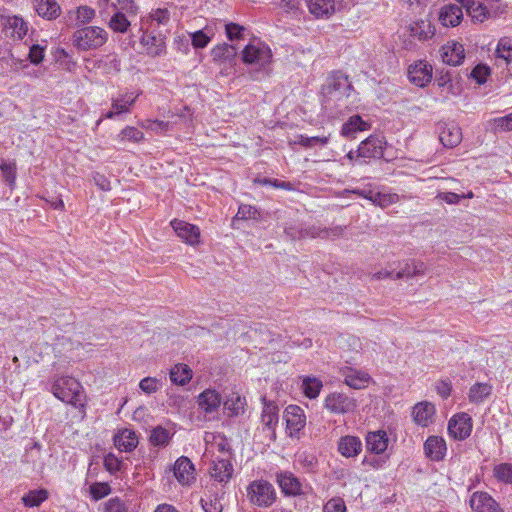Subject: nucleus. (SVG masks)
<instances>
[{"label": "nucleus", "instance_id": "nucleus-1", "mask_svg": "<svg viewBox=\"0 0 512 512\" xmlns=\"http://www.w3.org/2000/svg\"><path fill=\"white\" fill-rule=\"evenodd\" d=\"M53 395L75 408L84 407V391L78 380L70 376L55 377L51 386Z\"/></svg>", "mask_w": 512, "mask_h": 512}, {"label": "nucleus", "instance_id": "nucleus-2", "mask_svg": "<svg viewBox=\"0 0 512 512\" xmlns=\"http://www.w3.org/2000/svg\"><path fill=\"white\" fill-rule=\"evenodd\" d=\"M271 58V50L261 43L248 44L242 52L243 62L256 67L252 73V78L255 80L268 74Z\"/></svg>", "mask_w": 512, "mask_h": 512}, {"label": "nucleus", "instance_id": "nucleus-3", "mask_svg": "<svg viewBox=\"0 0 512 512\" xmlns=\"http://www.w3.org/2000/svg\"><path fill=\"white\" fill-rule=\"evenodd\" d=\"M107 32L98 26L77 29L72 36L73 45L79 50L97 49L107 41Z\"/></svg>", "mask_w": 512, "mask_h": 512}, {"label": "nucleus", "instance_id": "nucleus-4", "mask_svg": "<svg viewBox=\"0 0 512 512\" xmlns=\"http://www.w3.org/2000/svg\"><path fill=\"white\" fill-rule=\"evenodd\" d=\"M247 498L252 505L270 507L276 500L274 486L266 480H254L246 488Z\"/></svg>", "mask_w": 512, "mask_h": 512}, {"label": "nucleus", "instance_id": "nucleus-5", "mask_svg": "<svg viewBox=\"0 0 512 512\" xmlns=\"http://www.w3.org/2000/svg\"><path fill=\"white\" fill-rule=\"evenodd\" d=\"M1 27L5 37L13 40H22L29 29V24L21 16L2 15Z\"/></svg>", "mask_w": 512, "mask_h": 512}, {"label": "nucleus", "instance_id": "nucleus-6", "mask_svg": "<svg viewBox=\"0 0 512 512\" xmlns=\"http://www.w3.org/2000/svg\"><path fill=\"white\" fill-rule=\"evenodd\" d=\"M324 407L333 414H347L354 412L357 402L345 393L333 392L326 396Z\"/></svg>", "mask_w": 512, "mask_h": 512}, {"label": "nucleus", "instance_id": "nucleus-7", "mask_svg": "<svg viewBox=\"0 0 512 512\" xmlns=\"http://www.w3.org/2000/svg\"><path fill=\"white\" fill-rule=\"evenodd\" d=\"M472 418L462 412L454 415L448 422V433L455 440H465L472 432Z\"/></svg>", "mask_w": 512, "mask_h": 512}, {"label": "nucleus", "instance_id": "nucleus-8", "mask_svg": "<svg viewBox=\"0 0 512 512\" xmlns=\"http://www.w3.org/2000/svg\"><path fill=\"white\" fill-rule=\"evenodd\" d=\"M140 93L126 92L118 94V96L112 98L111 110L103 115V118L113 119L118 115L129 113L130 106H132Z\"/></svg>", "mask_w": 512, "mask_h": 512}, {"label": "nucleus", "instance_id": "nucleus-9", "mask_svg": "<svg viewBox=\"0 0 512 512\" xmlns=\"http://www.w3.org/2000/svg\"><path fill=\"white\" fill-rule=\"evenodd\" d=\"M276 481L286 496H299L304 494L303 484L292 472L280 471L276 474Z\"/></svg>", "mask_w": 512, "mask_h": 512}, {"label": "nucleus", "instance_id": "nucleus-10", "mask_svg": "<svg viewBox=\"0 0 512 512\" xmlns=\"http://www.w3.org/2000/svg\"><path fill=\"white\" fill-rule=\"evenodd\" d=\"M173 474L181 485H190L195 480L194 465L188 457L181 456L173 466Z\"/></svg>", "mask_w": 512, "mask_h": 512}, {"label": "nucleus", "instance_id": "nucleus-11", "mask_svg": "<svg viewBox=\"0 0 512 512\" xmlns=\"http://www.w3.org/2000/svg\"><path fill=\"white\" fill-rule=\"evenodd\" d=\"M351 89L348 78L341 73H334L328 79L323 87L324 94L335 96L340 99L342 95L349 96L346 92Z\"/></svg>", "mask_w": 512, "mask_h": 512}, {"label": "nucleus", "instance_id": "nucleus-12", "mask_svg": "<svg viewBox=\"0 0 512 512\" xmlns=\"http://www.w3.org/2000/svg\"><path fill=\"white\" fill-rule=\"evenodd\" d=\"M469 503L474 512H503L499 504L487 492H474Z\"/></svg>", "mask_w": 512, "mask_h": 512}, {"label": "nucleus", "instance_id": "nucleus-13", "mask_svg": "<svg viewBox=\"0 0 512 512\" xmlns=\"http://www.w3.org/2000/svg\"><path fill=\"white\" fill-rule=\"evenodd\" d=\"M171 226L176 232L177 236L181 238L185 243L189 245H195L199 243L200 229L193 224L185 222L183 220L171 221Z\"/></svg>", "mask_w": 512, "mask_h": 512}, {"label": "nucleus", "instance_id": "nucleus-14", "mask_svg": "<svg viewBox=\"0 0 512 512\" xmlns=\"http://www.w3.org/2000/svg\"><path fill=\"white\" fill-rule=\"evenodd\" d=\"M438 131L439 140L445 147L453 148L462 140L461 128L455 123H441Z\"/></svg>", "mask_w": 512, "mask_h": 512}, {"label": "nucleus", "instance_id": "nucleus-15", "mask_svg": "<svg viewBox=\"0 0 512 512\" xmlns=\"http://www.w3.org/2000/svg\"><path fill=\"white\" fill-rule=\"evenodd\" d=\"M410 81L418 87L426 86L432 79V68L424 61H419L408 68Z\"/></svg>", "mask_w": 512, "mask_h": 512}, {"label": "nucleus", "instance_id": "nucleus-16", "mask_svg": "<svg viewBox=\"0 0 512 512\" xmlns=\"http://www.w3.org/2000/svg\"><path fill=\"white\" fill-rule=\"evenodd\" d=\"M279 409L278 406L273 403H265L262 414H261V423L263 425V429L269 432V437L271 440L276 439V426L279 420Z\"/></svg>", "mask_w": 512, "mask_h": 512}, {"label": "nucleus", "instance_id": "nucleus-17", "mask_svg": "<svg viewBox=\"0 0 512 512\" xmlns=\"http://www.w3.org/2000/svg\"><path fill=\"white\" fill-rule=\"evenodd\" d=\"M384 138L380 136H369L360 143V155L364 159L380 158L383 156Z\"/></svg>", "mask_w": 512, "mask_h": 512}, {"label": "nucleus", "instance_id": "nucleus-18", "mask_svg": "<svg viewBox=\"0 0 512 512\" xmlns=\"http://www.w3.org/2000/svg\"><path fill=\"white\" fill-rule=\"evenodd\" d=\"M209 473L215 481L227 484L232 477L233 466L229 459H216L212 462Z\"/></svg>", "mask_w": 512, "mask_h": 512}, {"label": "nucleus", "instance_id": "nucleus-19", "mask_svg": "<svg viewBox=\"0 0 512 512\" xmlns=\"http://www.w3.org/2000/svg\"><path fill=\"white\" fill-rule=\"evenodd\" d=\"M441 57L444 63L452 66L460 65L465 58L462 44L451 41L441 48Z\"/></svg>", "mask_w": 512, "mask_h": 512}, {"label": "nucleus", "instance_id": "nucleus-20", "mask_svg": "<svg viewBox=\"0 0 512 512\" xmlns=\"http://www.w3.org/2000/svg\"><path fill=\"white\" fill-rule=\"evenodd\" d=\"M284 418L291 435L302 430L306 423L303 410L296 405H289L285 409Z\"/></svg>", "mask_w": 512, "mask_h": 512}, {"label": "nucleus", "instance_id": "nucleus-21", "mask_svg": "<svg viewBox=\"0 0 512 512\" xmlns=\"http://www.w3.org/2000/svg\"><path fill=\"white\" fill-rule=\"evenodd\" d=\"M446 450V442L439 436H429L424 443L425 456L432 461L442 460Z\"/></svg>", "mask_w": 512, "mask_h": 512}, {"label": "nucleus", "instance_id": "nucleus-22", "mask_svg": "<svg viewBox=\"0 0 512 512\" xmlns=\"http://www.w3.org/2000/svg\"><path fill=\"white\" fill-rule=\"evenodd\" d=\"M463 18V12L460 5L448 4L441 8L439 20L446 27H455L460 24Z\"/></svg>", "mask_w": 512, "mask_h": 512}, {"label": "nucleus", "instance_id": "nucleus-23", "mask_svg": "<svg viewBox=\"0 0 512 512\" xmlns=\"http://www.w3.org/2000/svg\"><path fill=\"white\" fill-rule=\"evenodd\" d=\"M114 445L121 452H131L138 445V437L131 429H122L114 436Z\"/></svg>", "mask_w": 512, "mask_h": 512}, {"label": "nucleus", "instance_id": "nucleus-24", "mask_svg": "<svg viewBox=\"0 0 512 512\" xmlns=\"http://www.w3.org/2000/svg\"><path fill=\"white\" fill-rule=\"evenodd\" d=\"M220 394L212 389H206L198 396V405L205 413H213L221 405Z\"/></svg>", "mask_w": 512, "mask_h": 512}, {"label": "nucleus", "instance_id": "nucleus-25", "mask_svg": "<svg viewBox=\"0 0 512 512\" xmlns=\"http://www.w3.org/2000/svg\"><path fill=\"white\" fill-rule=\"evenodd\" d=\"M338 451L344 457H355L362 451V442L356 436L341 437L338 442Z\"/></svg>", "mask_w": 512, "mask_h": 512}, {"label": "nucleus", "instance_id": "nucleus-26", "mask_svg": "<svg viewBox=\"0 0 512 512\" xmlns=\"http://www.w3.org/2000/svg\"><path fill=\"white\" fill-rule=\"evenodd\" d=\"M140 43L146 48L147 54L150 56H159L165 49V41L162 35H154L153 33H144Z\"/></svg>", "mask_w": 512, "mask_h": 512}, {"label": "nucleus", "instance_id": "nucleus-27", "mask_svg": "<svg viewBox=\"0 0 512 512\" xmlns=\"http://www.w3.org/2000/svg\"><path fill=\"white\" fill-rule=\"evenodd\" d=\"M388 441L384 431L369 432L366 436V448L371 453L381 454L387 449Z\"/></svg>", "mask_w": 512, "mask_h": 512}, {"label": "nucleus", "instance_id": "nucleus-28", "mask_svg": "<svg viewBox=\"0 0 512 512\" xmlns=\"http://www.w3.org/2000/svg\"><path fill=\"white\" fill-rule=\"evenodd\" d=\"M343 375L345 383L353 389L365 388L370 381L368 373L353 368H347Z\"/></svg>", "mask_w": 512, "mask_h": 512}, {"label": "nucleus", "instance_id": "nucleus-29", "mask_svg": "<svg viewBox=\"0 0 512 512\" xmlns=\"http://www.w3.org/2000/svg\"><path fill=\"white\" fill-rule=\"evenodd\" d=\"M308 7L316 18H329L335 12L334 0H309Z\"/></svg>", "mask_w": 512, "mask_h": 512}, {"label": "nucleus", "instance_id": "nucleus-30", "mask_svg": "<svg viewBox=\"0 0 512 512\" xmlns=\"http://www.w3.org/2000/svg\"><path fill=\"white\" fill-rule=\"evenodd\" d=\"M434 413L435 407L433 404L428 402L418 403L413 409V418L418 425L426 427L432 421Z\"/></svg>", "mask_w": 512, "mask_h": 512}, {"label": "nucleus", "instance_id": "nucleus-31", "mask_svg": "<svg viewBox=\"0 0 512 512\" xmlns=\"http://www.w3.org/2000/svg\"><path fill=\"white\" fill-rule=\"evenodd\" d=\"M35 10L40 17L48 20L56 19L60 15V6L56 0H37Z\"/></svg>", "mask_w": 512, "mask_h": 512}, {"label": "nucleus", "instance_id": "nucleus-32", "mask_svg": "<svg viewBox=\"0 0 512 512\" xmlns=\"http://www.w3.org/2000/svg\"><path fill=\"white\" fill-rule=\"evenodd\" d=\"M191 38V44L194 49L205 48L215 35V29L213 26L207 25L201 30L189 33Z\"/></svg>", "mask_w": 512, "mask_h": 512}, {"label": "nucleus", "instance_id": "nucleus-33", "mask_svg": "<svg viewBox=\"0 0 512 512\" xmlns=\"http://www.w3.org/2000/svg\"><path fill=\"white\" fill-rule=\"evenodd\" d=\"M464 7L467 13L479 22L484 21L487 17V9L480 0H457Z\"/></svg>", "mask_w": 512, "mask_h": 512}, {"label": "nucleus", "instance_id": "nucleus-34", "mask_svg": "<svg viewBox=\"0 0 512 512\" xmlns=\"http://www.w3.org/2000/svg\"><path fill=\"white\" fill-rule=\"evenodd\" d=\"M368 128L369 125L367 122H365L359 115H354L342 125L341 134L348 138H354L358 131H365Z\"/></svg>", "mask_w": 512, "mask_h": 512}, {"label": "nucleus", "instance_id": "nucleus-35", "mask_svg": "<svg viewBox=\"0 0 512 512\" xmlns=\"http://www.w3.org/2000/svg\"><path fill=\"white\" fill-rule=\"evenodd\" d=\"M236 55V48L227 43L216 45L211 50L212 59L217 62H232L236 58Z\"/></svg>", "mask_w": 512, "mask_h": 512}, {"label": "nucleus", "instance_id": "nucleus-36", "mask_svg": "<svg viewBox=\"0 0 512 512\" xmlns=\"http://www.w3.org/2000/svg\"><path fill=\"white\" fill-rule=\"evenodd\" d=\"M426 270V266L421 261H407L403 267L395 274V279L410 278L417 275H423Z\"/></svg>", "mask_w": 512, "mask_h": 512}, {"label": "nucleus", "instance_id": "nucleus-37", "mask_svg": "<svg viewBox=\"0 0 512 512\" xmlns=\"http://www.w3.org/2000/svg\"><path fill=\"white\" fill-rule=\"evenodd\" d=\"M192 378V370L186 364H176L170 370V380L176 385L183 386Z\"/></svg>", "mask_w": 512, "mask_h": 512}, {"label": "nucleus", "instance_id": "nucleus-38", "mask_svg": "<svg viewBox=\"0 0 512 512\" xmlns=\"http://www.w3.org/2000/svg\"><path fill=\"white\" fill-rule=\"evenodd\" d=\"M323 383L319 378L307 376L303 378L302 390L306 397L315 399L320 394Z\"/></svg>", "mask_w": 512, "mask_h": 512}, {"label": "nucleus", "instance_id": "nucleus-39", "mask_svg": "<svg viewBox=\"0 0 512 512\" xmlns=\"http://www.w3.org/2000/svg\"><path fill=\"white\" fill-rule=\"evenodd\" d=\"M220 499L221 497L217 492L209 491V493L205 494L200 501L204 512H222L223 506Z\"/></svg>", "mask_w": 512, "mask_h": 512}, {"label": "nucleus", "instance_id": "nucleus-40", "mask_svg": "<svg viewBox=\"0 0 512 512\" xmlns=\"http://www.w3.org/2000/svg\"><path fill=\"white\" fill-rule=\"evenodd\" d=\"M492 391V387L487 383H476L469 391V400L473 403H480L487 398Z\"/></svg>", "mask_w": 512, "mask_h": 512}, {"label": "nucleus", "instance_id": "nucleus-41", "mask_svg": "<svg viewBox=\"0 0 512 512\" xmlns=\"http://www.w3.org/2000/svg\"><path fill=\"white\" fill-rule=\"evenodd\" d=\"M171 433L162 426L155 427L150 434L149 441L154 446H166L171 440Z\"/></svg>", "mask_w": 512, "mask_h": 512}, {"label": "nucleus", "instance_id": "nucleus-42", "mask_svg": "<svg viewBox=\"0 0 512 512\" xmlns=\"http://www.w3.org/2000/svg\"><path fill=\"white\" fill-rule=\"evenodd\" d=\"M48 498V491L45 489L31 490L22 497L27 507H37Z\"/></svg>", "mask_w": 512, "mask_h": 512}, {"label": "nucleus", "instance_id": "nucleus-43", "mask_svg": "<svg viewBox=\"0 0 512 512\" xmlns=\"http://www.w3.org/2000/svg\"><path fill=\"white\" fill-rule=\"evenodd\" d=\"M495 478L501 482L512 485V464L501 463L496 465L493 469Z\"/></svg>", "mask_w": 512, "mask_h": 512}, {"label": "nucleus", "instance_id": "nucleus-44", "mask_svg": "<svg viewBox=\"0 0 512 512\" xmlns=\"http://www.w3.org/2000/svg\"><path fill=\"white\" fill-rule=\"evenodd\" d=\"M109 26L115 32L125 33L130 22L122 12H116L110 19Z\"/></svg>", "mask_w": 512, "mask_h": 512}, {"label": "nucleus", "instance_id": "nucleus-45", "mask_svg": "<svg viewBox=\"0 0 512 512\" xmlns=\"http://www.w3.org/2000/svg\"><path fill=\"white\" fill-rule=\"evenodd\" d=\"M144 134L142 131L137 129L136 127L127 126L125 127L119 134H118V140L119 141H131L138 143L141 140H143Z\"/></svg>", "mask_w": 512, "mask_h": 512}, {"label": "nucleus", "instance_id": "nucleus-46", "mask_svg": "<svg viewBox=\"0 0 512 512\" xmlns=\"http://www.w3.org/2000/svg\"><path fill=\"white\" fill-rule=\"evenodd\" d=\"M491 129L497 133L502 131H512V113L503 117L492 119L490 122Z\"/></svg>", "mask_w": 512, "mask_h": 512}, {"label": "nucleus", "instance_id": "nucleus-47", "mask_svg": "<svg viewBox=\"0 0 512 512\" xmlns=\"http://www.w3.org/2000/svg\"><path fill=\"white\" fill-rule=\"evenodd\" d=\"M398 198L399 197L397 194L382 193V192L375 191L371 202L374 205H378V206L384 208L393 203H396L398 201Z\"/></svg>", "mask_w": 512, "mask_h": 512}, {"label": "nucleus", "instance_id": "nucleus-48", "mask_svg": "<svg viewBox=\"0 0 512 512\" xmlns=\"http://www.w3.org/2000/svg\"><path fill=\"white\" fill-rule=\"evenodd\" d=\"M497 56L506 60L507 62L512 60V39L502 38L500 39L497 49Z\"/></svg>", "mask_w": 512, "mask_h": 512}, {"label": "nucleus", "instance_id": "nucleus-49", "mask_svg": "<svg viewBox=\"0 0 512 512\" xmlns=\"http://www.w3.org/2000/svg\"><path fill=\"white\" fill-rule=\"evenodd\" d=\"M89 490H90L91 497L95 501H98L110 494L111 487L109 486L108 483L96 482V483H93L92 485H90Z\"/></svg>", "mask_w": 512, "mask_h": 512}, {"label": "nucleus", "instance_id": "nucleus-50", "mask_svg": "<svg viewBox=\"0 0 512 512\" xmlns=\"http://www.w3.org/2000/svg\"><path fill=\"white\" fill-rule=\"evenodd\" d=\"M329 142V137L328 136H313V137H308V136H304V135H300L299 136V140H298V143L303 146V147H315L317 145L319 146H325L327 145Z\"/></svg>", "mask_w": 512, "mask_h": 512}, {"label": "nucleus", "instance_id": "nucleus-51", "mask_svg": "<svg viewBox=\"0 0 512 512\" xmlns=\"http://www.w3.org/2000/svg\"><path fill=\"white\" fill-rule=\"evenodd\" d=\"M104 467L109 473L116 474L122 470L123 462L116 455L108 453L104 457Z\"/></svg>", "mask_w": 512, "mask_h": 512}, {"label": "nucleus", "instance_id": "nucleus-52", "mask_svg": "<svg viewBox=\"0 0 512 512\" xmlns=\"http://www.w3.org/2000/svg\"><path fill=\"white\" fill-rule=\"evenodd\" d=\"M0 169L3 174V178L9 185H13L16 179V164L15 162L2 161L0 163Z\"/></svg>", "mask_w": 512, "mask_h": 512}, {"label": "nucleus", "instance_id": "nucleus-53", "mask_svg": "<svg viewBox=\"0 0 512 512\" xmlns=\"http://www.w3.org/2000/svg\"><path fill=\"white\" fill-rule=\"evenodd\" d=\"M489 74L490 68L488 66L484 64H478L473 68L471 77L475 79L478 84H483L486 82Z\"/></svg>", "mask_w": 512, "mask_h": 512}, {"label": "nucleus", "instance_id": "nucleus-54", "mask_svg": "<svg viewBox=\"0 0 512 512\" xmlns=\"http://www.w3.org/2000/svg\"><path fill=\"white\" fill-rule=\"evenodd\" d=\"M95 16L94 9L88 6H81L77 9V25H83L90 22Z\"/></svg>", "mask_w": 512, "mask_h": 512}, {"label": "nucleus", "instance_id": "nucleus-55", "mask_svg": "<svg viewBox=\"0 0 512 512\" xmlns=\"http://www.w3.org/2000/svg\"><path fill=\"white\" fill-rule=\"evenodd\" d=\"M245 28L236 23L225 24L226 36L230 41L241 39Z\"/></svg>", "mask_w": 512, "mask_h": 512}, {"label": "nucleus", "instance_id": "nucleus-56", "mask_svg": "<svg viewBox=\"0 0 512 512\" xmlns=\"http://www.w3.org/2000/svg\"><path fill=\"white\" fill-rule=\"evenodd\" d=\"M259 213L257 209L251 205L243 204L239 207L238 212L236 214V219H256Z\"/></svg>", "mask_w": 512, "mask_h": 512}, {"label": "nucleus", "instance_id": "nucleus-57", "mask_svg": "<svg viewBox=\"0 0 512 512\" xmlns=\"http://www.w3.org/2000/svg\"><path fill=\"white\" fill-rule=\"evenodd\" d=\"M345 502L340 497L330 499L323 508V512H345Z\"/></svg>", "mask_w": 512, "mask_h": 512}, {"label": "nucleus", "instance_id": "nucleus-58", "mask_svg": "<svg viewBox=\"0 0 512 512\" xmlns=\"http://www.w3.org/2000/svg\"><path fill=\"white\" fill-rule=\"evenodd\" d=\"M159 384L160 383H159L158 379L152 378V377H146L140 381L139 387L143 392H145L147 394H152V393H155L159 389Z\"/></svg>", "mask_w": 512, "mask_h": 512}, {"label": "nucleus", "instance_id": "nucleus-59", "mask_svg": "<svg viewBox=\"0 0 512 512\" xmlns=\"http://www.w3.org/2000/svg\"><path fill=\"white\" fill-rule=\"evenodd\" d=\"M44 58V48L38 44H34L30 47L28 53V59L32 64H39Z\"/></svg>", "mask_w": 512, "mask_h": 512}, {"label": "nucleus", "instance_id": "nucleus-60", "mask_svg": "<svg viewBox=\"0 0 512 512\" xmlns=\"http://www.w3.org/2000/svg\"><path fill=\"white\" fill-rule=\"evenodd\" d=\"M105 512H127V508L121 499L115 497L105 503Z\"/></svg>", "mask_w": 512, "mask_h": 512}, {"label": "nucleus", "instance_id": "nucleus-61", "mask_svg": "<svg viewBox=\"0 0 512 512\" xmlns=\"http://www.w3.org/2000/svg\"><path fill=\"white\" fill-rule=\"evenodd\" d=\"M150 17L157 24H165L168 22L170 14L167 9H156L150 14Z\"/></svg>", "mask_w": 512, "mask_h": 512}, {"label": "nucleus", "instance_id": "nucleus-62", "mask_svg": "<svg viewBox=\"0 0 512 512\" xmlns=\"http://www.w3.org/2000/svg\"><path fill=\"white\" fill-rule=\"evenodd\" d=\"M304 230L305 228L291 225L285 228V233L291 240H299L305 238Z\"/></svg>", "mask_w": 512, "mask_h": 512}, {"label": "nucleus", "instance_id": "nucleus-63", "mask_svg": "<svg viewBox=\"0 0 512 512\" xmlns=\"http://www.w3.org/2000/svg\"><path fill=\"white\" fill-rule=\"evenodd\" d=\"M436 390L438 394L443 398L446 399L450 396L452 391V385L449 381L446 380H440L436 384Z\"/></svg>", "mask_w": 512, "mask_h": 512}, {"label": "nucleus", "instance_id": "nucleus-64", "mask_svg": "<svg viewBox=\"0 0 512 512\" xmlns=\"http://www.w3.org/2000/svg\"><path fill=\"white\" fill-rule=\"evenodd\" d=\"M93 181L95 185L98 186L103 191H109L111 189L109 179L103 174L95 172L93 174Z\"/></svg>", "mask_w": 512, "mask_h": 512}]
</instances>
